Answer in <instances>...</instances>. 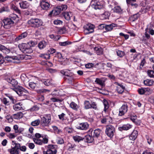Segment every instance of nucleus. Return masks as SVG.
I'll use <instances>...</instances> for the list:
<instances>
[{"label":"nucleus","mask_w":154,"mask_h":154,"mask_svg":"<svg viewBox=\"0 0 154 154\" xmlns=\"http://www.w3.org/2000/svg\"><path fill=\"white\" fill-rule=\"evenodd\" d=\"M41 125L43 127L48 126L50 123L51 118L50 115L46 114L41 117Z\"/></svg>","instance_id":"nucleus-4"},{"label":"nucleus","mask_w":154,"mask_h":154,"mask_svg":"<svg viewBox=\"0 0 154 154\" xmlns=\"http://www.w3.org/2000/svg\"><path fill=\"white\" fill-rule=\"evenodd\" d=\"M64 79L65 80L67 81L69 83H71L73 81L74 79V74L73 75H71L70 76L65 77Z\"/></svg>","instance_id":"nucleus-28"},{"label":"nucleus","mask_w":154,"mask_h":154,"mask_svg":"<svg viewBox=\"0 0 154 154\" xmlns=\"http://www.w3.org/2000/svg\"><path fill=\"white\" fill-rule=\"evenodd\" d=\"M47 44V42L44 41H42L39 43L38 45V47L40 49H42L45 48Z\"/></svg>","instance_id":"nucleus-24"},{"label":"nucleus","mask_w":154,"mask_h":154,"mask_svg":"<svg viewBox=\"0 0 154 154\" xmlns=\"http://www.w3.org/2000/svg\"><path fill=\"white\" fill-rule=\"evenodd\" d=\"M23 117V114L21 112H19L17 113L14 114L12 117L15 119H21Z\"/></svg>","instance_id":"nucleus-25"},{"label":"nucleus","mask_w":154,"mask_h":154,"mask_svg":"<svg viewBox=\"0 0 154 154\" xmlns=\"http://www.w3.org/2000/svg\"><path fill=\"white\" fill-rule=\"evenodd\" d=\"M3 23L4 24V27L6 29L9 28L11 26L14 24L12 21L9 18L4 19L3 20Z\"/></svg>","instance_id":"nucleus-8"},{"label":"nucleus","mask_w":154,"mask_h":154,"mask_svg":"<svg viewBox=\"0 0 154 154\" xmlns=\"http://www.w3.org/2000/svg\"><path fill=\"white\" fill-rule=\"evenodd\" d=\"M23 50L24 51L23 52L26 54H30L32 52V50L29 46L25 50Z\"/></svg>","instance_id":"nucleus-50"},{"label":"nucleus","mask_w":154,"mask_h":154,"mask_svg":"<svg viewBox=\"0 0 154 154\" xmlns=\"http://www.w3.org/2000/svg\"><path fill=\"white\" fill-rule=\"evenodd\" d=\"M2 102L5 105L8 106L10 104L9 100L6 98L4 97L1 99Z\"/></svg>","instance_id":"nucleus-45"},{"label":"nucleus","mask_w":154,"mask_h":154,"mask_svg":"<svg viewBox=\"0 0 154 154\" xmlns=\"http://www.w3.org/2000/svg\"><path fill=\"white\" fill-rule=\"evenodd\" d=\"M9 18L12 21L13 24L17 22L19 20L16 14H11Z\"/></svg>","instance_id":"nucleus-15"},{"label":"nucleus","mask_w":154,"mask_h":154,"mask_svg":"<svg viewBox=\"0 0 154 154\" xmlns=\"http://www.w3.org/2000/svg\"><path fill=\"white\" fill-rule=\"evenodd\" d=\"M105 80L103 78H97L95 81V82L102 87L105 86Z\"/></svg>","instance_id":"nucleus-17"},{"label":"nucleus","mask_w":154,"mask_h":154,"mask_svg":"<svg viewBox=\"0 0 154 154\" xmlns=\"http://www.w3.org/2000/svg\"><path fill=\"white\" fill-rule=\"evenodd\" d=\"M43 153L44 154H54V152L52 150H51L48 149L46 151H44Z\"/></svg>","instance_id":"nucleus-64"},{"label":"nucleus","mask_w":154,"mask_h":154,"mask_svg":"<svg viewBox=\"0 0 154 154\" xmlns=\"http://www.w3.org/2000/svg\"><path fill=\"white\" fill-rule=\"evenodd\" d=\"M21 105H22V104L20 103L15 104L13 106L14 109L16 111L21 110L22 108Z\"/></svg>","instance_id":"nucleus-33"},{"label":"nucleus","mask_w":154,"mask_h":154,"mask_svg":"<svg viewBox=\"0 0 154 154\" xmlns=\"http://www.w3.org/2000/svg\"><path fill=\"white\" fill-rule=\"evenodd\" d=\"M112 118L109 116H106L102 119L101 122L102 124H108L112 122Z\"/></svg>","instance_id":"nucleus-14"},{"label":"nucleus","mask_w":154,"mask_h":154,"mask_svg":"<svg viewBox=\"0 0 154 154\" xmlns=\"http://www.w3.org/2000/svg\"><path fill=\"white\" fill-rule=\"evenodd\" d=\"M59 8H60L61 11H65L67 8V6L66 5H62L61 6H59Z\"/></svg>","instance_id":"nucleus-63"},{"label":"nucleus","mask_w":154,"mask_h":154,"mask_svg":"<svg viewBox=\"0 0 154 154\" xmlns=\"http://www.w3.org/2000/svg\"><path fill=\"white\" fill-rule=\"evenodd\" d=\"M105 133L109 137L111 138L115 133V127L112 125H107L106 127Z\"/></svg>","instance_id":"nucleus-5"},{"label":"nucleus","mask_w":154,"mask_h":154,"mask_svg":"<svg viewBox=\"0 0 154 154\" xmlns=\"http://www.w3.org/2000/svg\"><path fill=\"white\" fill-rule=\"evenodd\" d=\"M40 123H41L40 120L39 119H38L32 122L31 125L33 126H37L39 125Z\"/></svg>","instance_id":"nucleus-37"},{"label":"nucleus","mask_w":154,"mask_h":154,"mask_svg":"<svg viewBox=\"0 0 154 154\" xmlns=\"http://www.w3.org/2000/svg\"><path fill=\"white\" fill-rule=\"evenodd\" d=\"M116 53L117 55L120 57L123 56L125 54L124 52L119 50L117 51Z\"/></svg>","instance_id":"nucleus-54"},{"label":"nucleus","mask_w":154,"mask_h":154,"mask_svg":"<svg viewBox=\"0 0 154 154\" xmlns=\"http://www.w3.org/2000/svg\"><path fill=\"white\" fill-rule=\"evenodd\" d=\"M20 79L22 81L25 82L26 81L27 78L26 75L22 74L20 76Z\"/></svg>","instance_id":"nucleus-62"},{"label":"nucleus","mask_w":154,"mask_h":154,"mask_svg":"<svg viewBox=\"0 0 154 154\" xmlns=\"http://www.w3.org/2000/svg\"><path fill=\"white\" fill-rule=\"evenodd\" d=\"M27 55H19L16 56H9L5 57L6 60L9 62L14 63H18L19 60L26 58Z\"/></svg>","instance_id":"nucleus-1"},{"label":"nucleus","mask_w":154,"mask_h":154,"mask_svg":"<svg viewBox=\"0 0 154 154\" xmlns=\"http://www.w3.org/2000/svg\"><path fill=\"white\" fill-rule=\"evenodd\" d=\"M48 149L51 150H52L54 152V154H56L57 152V146L56 145H50L48 146Z\"/></svg>","instance_id":"nucleus-26"},{"label":"nucleus","mask_w":154,"mask_h":154,"mask_svg":"<svg viewBox=\"0 0 154 154\" xmlns=\"http://www.w3.org/2000/svg\"><path fill=\"white\" fill-rule=\"evenodd\" d=\"M105 3L103 0L97 2L93 4L92 6L96 10L100 9L104 6Z\"/></svg>","instance_id":"nucleus-7"},{"label":"nucleus","mask_w":154,"mask_h":154,"mask_svg":"<svg viewBox=\"0 0 154 154\" xmlns=\"http://www.w3.org/2000/svg\"><path fill=\"white\" fill-rule=\"evenodd\" d=\"M94 26L91 23L86 25L84 27V32L86 34H89L94 32Z\"/></svg>","instance_id":"nucleus-6"},{"label":"nucleus","mask_w":154,"mask_h":154,"mask_svg":"<svg viewBox=\"0 0 154 154\" xmlns=\"http://www.w3.org/2000/svg\"><path fill=\"white\" fill-rule=\"evenodd\" d=\"M37 84L33 82L29 83V86L32 89H34L35 87L36 86Z\"/></svg>","instance_id":"nucleus-55"},{"label":"nucleus","mask_w":154,"mask_h":154,"mask_svg":"<svg viewBox=\"0 0 154 154\" xmlns=\"http://www.w3.org/2000/svg\"><path fill=\"white\" fill-rule=\"evenodd\" d=\"M28 35V33L26 32H25L15 38V40L18 41L22 39L26 38Z\"/></svg>","instance_id":"nucleus-18"},{"label":"nucleus","mask_w":154,"mask_h":154,"mask_svg":"<svg viewBox=\"0 0 154 154\" xmlns=\"http://www.w3.org/2000/svg\"><path fill=\"white\" fill-rule=\"evenodd\" d=\"M19 5L20 8L23 9L28 8L29 6V4L26 1H23L19 3Z\"/></svg>","instance_id":"nucleus-13"},{"label":"nucleus","mask_w":154,"mask_h":154,"mask_svg":"<svg viewBox=\"0 0 154 154\" xmlns=\"http://www.w3.org/2000/svg\"><path fill=\"white\" fill-rule=\"evenodd\" d=\"M61 11L60 8L59 6H58L55 8L54 10L50 12V14H51L53 13L54 15H58Z\"/></svg>","instance_id":"nucleus-22"},{"label":"nucleus","mask_w":154,"mask_h":154,"mask_svg":"<svg viewBox=\"0 0 154 154\" xmlns=\"http://www.w3.org/2000/svg\"><path fill=\"white\" fill-rule=\"evenodd\" d=\"M56 50L55 49L53 48H50L48 51V54L50 55L51 54H52L55 53Z\"/></svg>","instance_id":"nucleus-53"},{"label":"nucleus","mask_w":154,"mask_h":154,"mask_svg":"<svg viewBox=\"0 0 154 154\" xmlns=\"http://www.w3.org/2000/svg\"><path fill=\"white\" fill-rule=\"evenodd\" d=\"M103 103L104 106V111L105 112H106L107 109L109 107V105L108 104V102L106 100H103Z\"/></svg>","instance_id":"nucleus-44"},{"label":"nucleus","mask_w":154,"mask_h":154,"mask_svg":"<svg viewBox=\"0 0 154 154\" xmlns=\"http://www.w3.org/2000/svg\"><path fill=\"white\" fill-rule=\"evenodd\" d=\"M125 88V87L123 85L116 87V90L118 92L119 94H122Z\"/></svg>","instance_id":"nucleus-30"},{"label":"nucleus","mask_w":154,"mask_h":154,"mask_svg":"<svg viewBox=\"0 0 154 154\" xmlns=\"http://www.w3.org/2000/svg\"><path fill=\"white\" fill-rule=\"evenodd\" d=\"M33 140L35 144L39 145H42V139L33 138Z\"/></svg>","instance_id":"nucleus-43"},{"label":"nucleus","mask_w":154,"mask_h":154,"mask_svg":"<svg viewBox=\"0 0 154 154\" xmlns=\"http://www.w3.org/2000/svg\"><path fill=\"white\" fill-rule=\"evenodd\" d=\"M91 104L90 103L89 101L85 100L84 102V107L85 109H88L91 108Z\"/></svg>","instance_id":"nucleus-35"},{"label":"nucleus","mask_w":154,"mask_h":154,"mask_svg":"<svg viewBox=\"0 0 154 154\" xmlns=\"http://www.w3.org/2000/svg\"><path fill=\"white\" fill-rule=\"evenodd\" d=\"M147 73L149 77L154 78V71L149 70L148 71Z\"/></svg>","instance_id":"nucleus-56"},{"label":"nucleus","mask_w":154,"mask_h":154,"mask_svg":"<svg viewBox=\"0 0 154 154\" xmlns=\"http://www.w3.org/2000/svg\"><path fill=\"white\" fill-rule=\"evenodd\" d=\"M60 73L66 76L65 77L70 76L71 75H73V73L71 72L70 70L68 69H65L62 70L60 71Z\"/></svg>","instance_id":"nucleus-16"},{"label":"nucleus","mask_w":154,"mask_h":154,"mask_svg":"<svg viewBox=\"0 0 154 154\" xmlns=\"http://www.w3.org/2000/svg\"><path fill=\"white\" fill-rule=\"evenodd\" d=\"M50 37L53 39V40L55 41H57L60 38V37L58 35L55 36L53 34L51 35H49Z\"/></svg>","instance_id":"nucleus-49"},{"label":"nucleus","mask_w":154,"mask_h":154,"mask_svg":"<svg viewBox=\"0 0 154 154\" xmlns=\"http://www.w3.org/2000/svg\"><path fill=\"white\" fill-rule=\"evenodd\" d=\"M14 90L19 96H28L29 94V92L22 87L19 86L13 88Z\"/></svg>","instance_id":"nucleus-2"},{"label":"nucleus","mask_w":154,"mask_h":154,"mask_svg":"<svg viewBox=\"0 0 154 154\" xmlns=\"http://www.w3.org/2000/svg\"><path fill=\"white\" fill-rule=\"evenodd\" d=\"M18 151L19 150L14 147L8 149V151L11 154H19Z\"/></svg>","instance_id":"nucleus-34"},{"label":"nucleus","mask_w":154,"mask_h":154,"mask_svg":"<svg viewBox=\"0 0 154 154\" xmlns=\"http://www.w3.org/2000/svg\"><path fill=\"white\" fill-rule=\"evenodd\" d=\"M94 50L97 55H100L102 53V49L100 47H95L94 48Z\"/></svg>","instance_id":"nucleus-40"},{"label":"nucleus","mask_w":154,"mask_h":154,"mask_svg":"<svg viewBox=\"0 0 154 154\" xmlns=\"http://www.w3.org/2000/svg\"><path fill=\"white\" fill-rule=\"evenodd\" d=\"M73 138L74 140L77 142H79L80 141L82 140H84V138L78 135H76L73 136Z\"/></svg>","instance_id":"nucleus-41"},{"label":"nucleus","mask_w":154,"mask_h":154,"mask_svg":"<svg viewBox=\"0 0 154 154\" xmlns=\"http://www.w3.org/2000/svg\"><path fill=\"white\" fill-rule=\"evenodd\" d=\"M56 141L58 144H62L64 143L63 139L61 138L57 137L56 139Z\"/></svg>","instance_id":"nucleus-59"},{"label":"nucleus","mask_w":154,"mask_h":154,"mask_svg":"<svg viewBox=\"0 0 154 154\" xmlns=\"http://www.w3.org/2000/svg\"><path fill=\"white\" fill-rule=\"evenodd\" d=\"M66 32V28L63 27L60 28L58 30V33L60 34H63Z\"/></svg>","instance_id":"nucleus-51"},{"label":"nucleus","mask_w":154,"mask_h":154,"mask_svg":"<svg viewBox=\"0 0 154 154\" xmlns=\"http://www.w3.org/2000/svg\"><path fill=\"white\" fill-rule=\"evenodd\" d=\"M70 106L72 109L76 111H78L79 108V106L74 102H71L70 104Z\"/></svg>","instance_id":"nucleus-27"},{"label":"nucleus","mask_w":154,"mask_h":154,"mask_svg":"<svg viewBox=\"0 0 154 154\" xmlns=\"http://www.w3.org/2000/svg\"><path fill=\"white\" fill-rule=\"evenodd\" d=\"M28 46V44L23 43L19 45V47L20 49L23 52H24L23 50H25Z\"/></svg>","instance_id":"nucleus-38"},{"label":"nucleus","mask_w":154,"mask_h":154,"mask_svg":"<svg viewBox=\"0 0 154 154\" xmlns=\"http://www.w3.org/2000/svg\"><path fill=\"white\" fill-rule=\"evenodd\" d=\"M132 125L129 124H127L123 125L121 127L119 128V130L120 131H122L123 130H127L131 128Z\"/></svg>","instance_id":"nucleus-19"},{"label":"nucleus","mask_w":154,"mask_h":154,"mask_svg":"<svg viewBox=\"0 0 154 154\" xmlns=\"http://www.w3.org/2000/svg\"><path fill=\"white\" fill-rule=\"evenodd\" d=\"M65 129L66 131V132L69 134L72 133L73 131V129L72 128H69V127H66L65 128Z\"/></svg>","instance_id":"nucleus-58"},{"label":"nucleus","mask_w":154,"mask_h":154,"mask_svg":"<svg viewBox=\"0 0 154 154\" xmlns=\"http://www.w3.org/2000/svg\"><path fill=\"white\" fill-rule=\"evenodd\" d=\"M28 24L31 27H38L42 25V22L38 18L31 19L28 21Z\"/></svg>","instance_id":"nucleus-3"},{"label":"nucleus","mask_w":154,"mask_h":154,"mask_svg":"<svg viewBox=\"0 0 154 154\" xmlns=\"http://www.w3.org/2000/svg\"><path fill=\"white\" fill-rule=\"evenodd\" d=\"M149 34L151 35H154V30L151 28L147 27L145 29V37L148 39L150 38V36Z\"/></svg>","instance_id":"nucleus-11"},{"label":"nucleus","mask_w":154,"mask_h":154,"mask_svg":"<svg viewBox=\"0 0 154 154\" xmlns=\"http://www.w3.org/2000/svg\"><path fill=\"white\" fill-rule=\"evenodd\" d=\"M7 80L8 83H10L14 87L18 84L17 81L11 77L8 78L7 79Z\"/></svg>","instance_id":"nucleus-20"},{"label":"nucleus","mask_w":154,"mask_h":154,"mask_svg":"<svg viewBox=\"0 0 154 154\" xmlns=\"http://www.w3.org/2000/svg\"><path fill=\"white\" fill-rule=\"evenodd\" d=\"M128 110V106L127 104H124L119 109V116L124 115L127 111Z\"/></svg>","instance_id":"nucleus-10"},{"label":"nucleus","mask_w":154,"mask_h":154,"mask_svg":"<svg viewBox=\"0 0 154 154\" xmlns=\"http://www.w3.org/2000/svg\"><path fill=\"white\" fill-rule=\"evenodd\" d=\"M114 12L117 13H120L122 12V10L119 6L115 7L113 9Z\"/></svg>","instance_id":"nucleus-42"},{"label":"nucleus","mask_w":154,"mask_h":154,"mask_svg":"<svg viewBox=\"0 0 154 154\" xmlns=\"http://www.w3.org/2000/svg\"><path fill=\"white\" fill-rule=\"evenodd\" d=\"M72 44V42L70 41H66L63 42H60L59 44L61 46H65Z\"/></svg>","instance_id":"nucleus-47"},{"label":"nucleus","mask_w":154,"mask_h":154,"mask_svg":"<svg viewBox=\"0 0 154 154\" xmlns=\"http://www.w3.org/2000/svg\"><path fill=\"white\" fill-rule=\"evenodd\" d=\"M144 84L147 86L151 85L152 84V81L149 79H146L144 81Z\"/></svg>","instance_id":"nucleus-48"},{"label":"nucleus","mask_w":154,"mask_h":154,"mask_svg":"<svg viewBox=\"0 0 154 154\" xmlns=\"http://www.w3.org/2000/svg\"><path fill=\"white\" fill-rule=\"evenodd\" d=\"M88 124L87 122H85L80 123L79 125L77 127V128L78 129L85 130L88 128Z\"/></svg>","instance_id":"nucleus-12"},{"label":"nucleus","mask_w":154,"mask_h":154,"mask_svg":"<svg viewBox=\"0 0 154 154\" xmlns=\"http://www.w3.org/2000/svg\"><path fill=\"white\" fill-rule=\"evenodd\" d=\"M72 14L71 12H65L63 14V16L65 19L67 20H69L70 19V17Z\"/></svg>","instance_id":"nucleus-32"},{"label":"nucleus","mask_w":154,"mask_h":154,"mask_svg":"<svg viewBox=\"0 0 154 154\" xmlns=\"http://www.w3.org/2000/svg\"><path fill=\"white\" fill-rule=\"evenodd\" d=\"M9 10L7 6L2 7L0 9V13H2L4 11H7Z\"/></svg>","instance_id":"nucleus-52"},{"label":"nucleus","mask_w":154,"mask_h":154,"mask_svg":"<svg viewBox=\"0 0 154 154\" xmlns=\"http://www.w3.org/2000/svg\"><path fill=\"white\" fill-rule=\"evenodd\" d=\"M11 8L12 9L15 11L16 13L19 14H20L21 12L20 10L14 4L11 5Z\"/></svg>","instance_id":"nucleus-39"},{"label":"nucleus","mask_w":154,"mask_h":154,"mask_svg":"<svg viewBox=\"0 0 154 154\" xmlns=\"http://www.w3.org/2000/svg\"><path fill=\"white\" fill-rule=\"evenodd\" d=\"M62 91L59 89H56L52 92L51 94L54 96H60L62 95Z\"/></svg>","instance_id":"nucleus-21"},{"label":"nucleus","mask_w":154,"mask_h":154,"mask_svg":"<svg viewBox=\"0 0 154 154\" xmlns=\"http://www.w3.org/2000/svg\"><path fill=\"white\" fill-rule=\"evenodd\" d=\"M40 6L44 10H47L50 7V4L46 0H42L40 2Z\"/></svg>","instance_id":"nucleus-9"},{"label":"nucleus","mask_w":154,"mask_h":154,"mask_svg":"<svg viewBox=\"0 0 154 154\" xmlns=\"http://www.w3.org/2000/svg\"><path fill=\"white\" fill-rule=\"evenodd\" d=\"M149 88H141L139 89L137 91L140 94H143L146 92L149 91Z\"/></svg>","instance_id":"nucleus-31"},{"label":"nucleus","mask_w":154,"mask_h":154,"mask_svg":"<svg viewBox=\"0 0 154 154\" xmlns=\"http://www.w3.org/2000/svg\"><path fill=\"white\" fill-rule=\"evenodd\" d=\"M101 131L99 129H97L94 131L93 137H98L101 132Z\"/></svg>","instance_id":"nucleus-36"},{"label":"nucleus","mask_w":154,"mask_h":154,"mask_svg":"<svg viewBox=\"0 0 154 154\" xmlns=\"http://www.w3.org/2000/svg\"><path fill=\"white\" fill-rule=\"evenodd\" d=\"M84 139L85 140V141L88 143L91 142L93 140V138L90 135L88 134L84 138Z\"/></svg>","instance_id":"nucleus-29"},{"label":"nucleus","mask_w":154,"mask_h":154,"mask_svg":"<svg viewBox=\"0 0 154 154\" xmlns=\"http://www.w3.org/2000/svg\"><path fill=\"white\" fill-rule=\"evenodd\" d=\"M39 109V107L37 105H35L31 108L30 109V111H34L38 110Z\"/></svg>","instance_id":"nucleus-60"},{"label":"nucleus","mask_w":154,"mask_h":154,"mask_svg":"<svg viewBox=\"0 0 154 154\" xmlns=\"http://www.w3.org/2000/svg\"><path fill=\"white\" fill-rule=\"evenodd\" d=\"M51 80L47 79L44 82V83L45 85L48 86L51 85Z\"/></svg>","instance_id":"nucleus-57"},{"label":"nucleus","mask_w":154,"mask_h":154,"mask_svg":"<svg viewBox=\"0 0 154 154\" xmlns=\"http://www.w3.org/2000/svg\"><path fill=\"white\" fill-rule=\"evenodd\" d=\"M116 24L114 23H112L109 25H106L105 29L107 31H111L113 27L116 26Z\"/></svg>","instance_id":"nucleus-23"},{"label":"nucleus","mask_w":154,"mask_h":154,"mask_svg":"<svg viewBox=\"0 0 154 154\" xmlns=\"http://www.w3.org/2000/svg\"><path fill=\"white\" fill-rule=\"evenodd\" d=\"M39 57L43 59H48L50 58V56L48 54H42L39 55Z\"/></svg>","instance_id":"nucleus-46"},{"label":"nucleus","mask_w":154,"mask_h":154,"mask_svg":"<svg viewBox=\"0 0 154 154\" xmlns=\"http://www.w3.org/2000/svg\"><path fill=\"white\" fill-rule=\"evenodd\" d=\"M140 14L139 13L135 14L133 15V21H134L137 20L140 16Z\"/></svg>","instance_id":"nucleus-61"}]
</instances>
